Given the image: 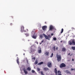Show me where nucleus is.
Instances as JSON below:
<instances>
[{"mask_svg":"<svg viewBox=\"0 0 75 75\" xmlns=\"http://www.w3.org/2000/svg\"><path fill=\"white\" fill-rule=\"evenodd\" d=\"M35 51V46L34 45L30 47V52H34Z\"/></svg>","mask_w":75,"mask_h":75,"instance_id":"nucleus-1","label":"nucleus"},{"mask_svg":"<svg viewBox=\"0 0 75 75\" xmlns=\"http://www.w3.org/2000/svg\"><path fill=\"white\" fill-rule=\"evenodd\" d=\"M56 57L57 58V60L58 62H59V61H61V59H62V57H61V54L59 55L58 54H57Z\"/></svg>","mask_w":75,"mask_h":75,"instance_id":"nucleus-2","label":"nucleus"},{"mask_svg":"<svg viewBox=\"0 0 75 75\" xmlns=\"http://www.w3.org/2000/svg\"><path fill=\"white\" fill-rule=\"evenodd\" d=\"M68 43L70 45H75V40L73 39L71 42V41H69Z\"/></svg>","mask_w":75,"mask_h":75,"instance_id":"nucleus-3","label":"nucleus"},{"mask_svg":"<svg viewBox=\"0 0 75 75\" xmlns=\"http://www.w3.org/2000/svg\"><path fill=\"white\" fill-rule=\"evenodd\" d=\"M43 35H44L45 38H46V40H50V39L49 38L48 36L44 33L43 34Z\"/></svg>","mask_w":75,"mask_h":75,"instance_id":"nucleus-4","label":"nucleus"},{"mask_svg":"<svg viewBox=\"0 0 75 75\" xmlns=\"http://www.w3.org/2000/svg\"><path fill=\"white\" fill-rule=\"evenodd\" d=\"M47 65L49 68H51L52 67V64L51 62H48L47 64Z\"/></svg>","mask_w":75,"mask_h":75,"instance_id":"nucleus-5","label":"nucleus"},{"mask_svg":"<svg viewBox=\"0 0 75 75\" xmlns=\"http://www.w3.org/2000/svg\"><path fill=\"white\" fill-rule=\"evenodd\" d=\"M66 67V65L64 63L61 64L60 66V68H63L64 67Z\"/></svg>","mask_w":75,"mask_h":75,"instance_id":"nucleus-6","label":"nucleus"},{"mask_svg":"<svg viewBox=\"0 0 75 75\" xmlns=\"http://www.w3.org/2000/svg\"><path fill=\"white\" fill-rule=\"evenodd\" d=\"M21 31L22 33H23V31H24V32H26V31L25 30H24V26H21Z\"/></svg>","mask_w":75,"mask_h":75,"instance_id":"nucleus-7","label":"nucleus"},{"mask_svg":"<svg viewBox=\"0 0 75 75\" xmlns=\"http://www.w3.org/2000/svg\"><path fill=\"white\" fill-rule=\"evenodd\" d=\"M23 71L25 74H27V73H28V72H27V71L26 70V69H25V68H24L23 69Z\"/></svg>","mask_w":75,"mask_h":75,"instance_id":"nucleus-8","label":"nucleus"},{"mask_svg":"<svg viewBox=\"0 0 75 75\" xmlns=\"http://www.w3.org/2000/svg\"><path fill=\"white\" fill-rule=\"evenodd\" d=\"M47 28V26H44L42 27V29L43 31H45L46 30V28Z\"/></svg>","mask_w":75,"mask_h":75,"instance_id":"nucleus-9","label":"nucleus"},{"mask_svg":"<svg viewBox=\"0 0 75 75\" xmlns=\"http://www.w3.org/2000/svg\"><path fill=\"white\" fill-rule=\"evenodd\" d=\"M54 29V27L52 25H50V28L49 30L52 31Z\"/></svg>","mask_w":75,"mask_h":75,"instance_id":"nucleus-10","label":"nucleus"},{"mask_svg":"<svg viewBox=\"0 0 75 75\" xmlns=\"http://www.w3.org/2000/svg\"><path fill=\"white\" fill-rule=\"evenodd\" d=\"M38 49H40V50H38V53H41L42 50H41V49L40 47H38Z\"/></svg>","mask_w":75,"mask_h":75,"instance_id":"nucleus-11","label":"nucleus"},{"mask_svg":"<svg viewBox=\"0 0 75 75\" xmlns=\"http://www.w3.org/2000/svg\"><path fill=\"white\" fill-rule=\"evenodd\" d=\"M65 72H66L67 74H71V73H70V72L68 70H67L65 71Z\"/></svg>","mask_w":75,"mask_h":75,"instance_id":"nucleus-12","label":"nucleus"},{"mask_svg":"<svg viewBox=\"0 0 75 75\" xmlns=\"http://www.w3.org/2000/svg\"><path fill=\"white\" fill-rule=\"evenodd\" d=\"M44 69L45 71H48V70H49V69L48 68L45 67L44 68Z\"/></svg>","mask_w":75,"mask_h":75,"instance_id":"nucleus-13","label":"nucleus"},{"mask_svg":"<svg viewBox=\"0 0 75 75\" xmlns=\"http://www.w3.org/2000/svg\"><path fill=\"white\" fill-rule=\"evenodd\" d=\"M49 54L50 53L49 52H46L45 53V55H46L47 56H48V55H49Z\"/></svg>","mask_w":75,"mask_h":75,"instance_id":"nucleus-14","label":"nucleus"},{"mask_svg":"<svg viewBox=\"0 0 75 75\" xmlns=\"http://www.w3.org/2000/svg\"><path fill=\"white\" fill-rule=\"evenodd\" d=\"M54 71L56 74V75H57V68H55L54 69Z\"/></svg>","mask_w":75,"mask_h":75,"instance_id":"nucleus-15","label":"nucleus"},{"mask_svg":"<svg viewBox=\"0 0 75 75\" xmlns=\"http://www.w3.org/2000/svg\"><path fill=\"white\" fill-rule=\"evenodd\" d=\"M32 38L34 39H36L37 38V36L33 35L32 36Z\"/></svg>","mask_w":75,"mask_h":75,"instance_id":"nucleus-16","label":"nucleus"},{"mask_svg":"<svg viewBox=\"0 0 75 75\" xmlns=\"http://www.w3.org/2000/svg\"><path fill=\"white\" fill-rule=\"evenodd\" d=\"M66 51V49L65 47H63L62 48V51L65 52Z\"/></svg>","mask_w":75,"mask_h":75,"instance_id":"nucleus-17","label":"nucleus"},{"mask_svg":"<svg viewBox=\"0 0 75 75\" xmlns=\"http://www.w3.org/2000/svg\"><path fill=\"white\" fill-rule=\"evenodd\" d=\"M37 64H38V60L36 59L34 63V64L35 65H36Z\"/></svg>","mask_w":75,"mask_h":75,"instance_id":"nucleus-18","label":"nucleus"},{"mask_svg":"<svg viewBox=\"0 0 75 75\" xmlns=\"http://www.w3.org/2000/svg\"><path fill=\"white\" fill-rule=\"evenodd\" d=\"M31 69L30 67H28L27 68V71H31Z\"/></svg>","mask_w":75,"mask_h":75,"instance_id":"nucleus-19","label":"nucleus"},{"mask_svg":"<svg viewBox=\"0 0 75 75\" xmlns=\"http://www.w3.org/2000/svg\"><path fill=\"white\" fill-rule=\"evenodd\" d=\"M71 49H72L73 50H75V46L71 47Z\"/></svg>","mask_w":75,"mask_h":75,"instance_id":"nucleus-20","label":"nucleus"},{"mask_svg":"<svg viewBox=\"0 0 75 75\" xmlns=\"http://www.w3.org/2000/svg\"><path fill=\"white\" fill-rule=\"evenodd\" d=\"M43 62H41L39 63H38V65H41L42 64H43Z\"/></svg>","mask_w":75,"mask_h":75,"instance_id":"nucleus-21","label":"nucleus"},{"mask_svg":"<svg viewBox=\"0 0 75 75\" xmlns=\"http://www.w3.org/2000/svg\"><path fill=\"white\" fill-rule=\"evenodd\" d=\"M24 34L26 35V37H28V36H29V34L28 33H25Z\"/></svg>","mask_w":75,"mask_h":75,"instance_id":"nucleus-22","label":"nucleus"},{"mask_svg":"<svg viewBox=\"0 0 75 75\" xmlns=\"http://www.w3.org/2000/svg\"><path fill=\"white\" fill-rule=\"evenodd\" d=\"M17 62L18 64H19V59H18L17 60Z\"/></svg>","mask_w":75,"mask_h":75,"instance_id":"nucleus-23","label":"nucleus"},{"mask_svg":"<svg viewBox=\"0 0 75 75\" xmlns=\"http://www.w3.org/2000/svg\"><path fill=\"white\" fill-rule=\"evenodd\" d=\"M63 32H64V29L63 28H62V30L61 33V34H62V33H63Z\"/></svg>","mask_w":75,"mask_h":75,"instance_id":"nucleus-24","label":"nucleus"},{"mask_svg":"<svg viewBox=\"0 0 75 75\" xmlns=\"http://www.w3.org/2000/svg\"><path fill=\"white\" fill-rule=\"evenodd\" d=\"M53 55H54V54H53V53H52L50 56V58H52V57H53Z\"/></svg>","mask_w":75,"mask_h":75,"instance_id":"nucleus-25","label":"nucleus"},{"mask_svg":"<svg viewBox=\"0 0 75 75\" xmlns=\"http://www.w3.org/2000/svg\"><path fill=\"white\" fill-rule=\"evenodd\" d=\"M40 38H42V37H43V36H42V35H40Z\"/></svg>","mask_w":75,"mask_h":75,"instance_id":"nucleus-26","label":"nucleus"},{"mask_svg":"<svg viewBox=\"0 0 75 75\" xmlns=\"http://www.w3.org/2000/svg\"><path fill=\"white\" fill-rule=\"evenodd\" d=\"M53 40H54V41H56V40H57V38H53Z\"/></svg>","mask_w":75,"mask_h":75,"instance_id":"nucleus-27","label":"nucleus"},{"mask_svg":"<svg viewBox=\"0 0 75 75\" xmlns=\"http://www.w3.org/2000/svg\"><path fill=\"white\" fill-rule=\"evenodd\" d=\"M53 49H54V51H55V46H54L53 47Z\"/></svg>","mask_w":75,"mask_h":75,"instance_id":"nucleus-28","label":"nucleus"},{"mask_svg":"<svg viewBox=\"0 0 75 75\" xmlns=\"http://www.w3.org/2000/svg\"><path fill=\"white\" fill-rule=\"evenodd\" d=\"M41 73L42 75H44V74H43V71H41Z\"/></svg>","mask_w":75,"mask_h":75,"instance_id":"nucleus-29","label":"nucleus"},{"mask_svg":"<svg viewBox=\"0 0 75 75\" xmlns=\"http://www.w3.org/2000/svg\"><path fill=\"white\" fill-rule=\"evenodd\" d=\"M57 73H60V74H61V71H60L59 70L57 71Z\"/></svg>","mask_w":75,"mask_h":75,"instance_id":"nucleus-30","label":"nucleus"},{"mask_svg":"<svg viewBox=\"0 0 75 75\" xmlns=\"http://www.w3.org/2000/svg\"><path fill=\"white\" fill-rule=\"evenodd\" d=\"M32 73H34L35 72V71L34 70H32Z\"/></svg>","mask_w":75,"mask_h":75,"instance_id":"nucleus-31","label":"nucleus"},{"mask_svg":"<svg viewBox=\"0 0 75 75\" xmlns=\"http://www.w3.org/2000/svg\"><path fill=\"white\" fill-rule=\"evenodd\" d=\"M32 59H34V60H35V57H33V58H32Z\"/></svg>","mask_w":75,"mask_h":75,"instance_id":"nucleus-32","label":"nucleus"},{"mask_svg":"<svg viewBox=\"0 0 75 75\" xmlns=\"http://www.w3.org/2000/svg\"><path fill=\"white\" fill-rule=\"evenodd\" d=\"M48 37L49 38H51V35H48Z\"/></svg>","mask_w":75,"mask_h":75,"instance_id":"nucleus-33","label":"nucleus"},{"mask_svg":"<svg viewBox=\"0 0 75 75\" xmlns=\"http://www.w3.org/2000/svg\"><path fill=\"white\" fill-rule=\"evenodd\" d=\"M37 70L38 71H40V68H38Z\"/></svg>","mask_w":75,"mask_h":75,"instance_id":"nucleus-34","label":"nucleus"},{"mask_svg":"<svg viewBox=\"0 0 75 75\" xmlns=\"http://www.w3.org/2000/svg\"><path fill=\"white\" fill-rule=\"evenodd\" d=\"M71 71H73V70H74V71H75V69L71 68Z\"/></svg>","mask_w":75,"mask_h":75,"instance_id":"nucleus-35","label":"nucleus"},{"mask_svg":"<svg viewBox=\"0 0 75 75\" xmlns=\"http://www.w3.org/2000/svg\"><path fill=\"white\" fill-rule=\"evenodd\" d=\"M44 42V40H42L41 41L42 43Z\"/></svg>","mask_w":75,"mask_h":75,"instance_id":"nucleus-36","label":"nucleus"},{"mask_svg":"<svg viewBox=\"0 0 75 75\" xmlns=\"http://www.w3.org/2000/svg\"><path fill=\"white\" fill-rule=\"evenodd\" d=\"M26 62H27L28 64V60H27Z\"/></svg>","mask_w":75,"mask_h":75,"instance_id":"nucleus-37","label":"nucleus"},{"mask_svg":"<svg viewBox=\"0 0 75 75\" xmlns=\"http://www.w3.org/2000/svg\"><path fill=\"white\" fill-rule=\"evenodd\" d=\"M58 75H62V74L61 73L58 74Z\"/></svg>","mask_w":75,"mask_h":75,"instance_id":"nucleus-38","label":"nucleus"},{"mask_svg":"<svg viewBox=\"0 0 75 75\" xmlns=\"http://www.w3.org/2000/svg\"><path fill=\"white\" fill-rule=\"evenodd\" d=\"M31 33H32V34H33V33H34V31H32Z\"/></svg>","mask_w":75,"mask_h":75,"instance_id":"nucleus-39","label":"nucleus"},{"mask_svg":"<svg viewBox=\"0 0 75 75\" xmlns=\"http://www.w3.org/2000/svg\"><path fill=\"white\" fill-rule=\"evenodd\" d=\"M54 35L53 33H52L51 34V35H52H52Z\"/></svg>","mask_w":75,"mask_h":75,"instance_id":"nucleus-40","label":"nucleus"},{"mask_svg":"<svg viewBox=\"0 0 75 75\" xmlns=\"http://www.w3.org/2000/svg\"><path fill=\"white\" fill-rule=\"evenodd\" d=\"M58 47H57L56 48V50H58Z\"/></svg>","mask_w":75,"mask_h":75,"instance_id":"nucleus-41","label":"nucleus"},{"mask_svg":"<svg viewBox=\"0 0 75 75\" xmlns=\"http://www.w3.org/2000/svg\"><path fill=\"white\" fill-rule=\"evenodd\" d=\"M72 61H74V59H72Z\"/></svg>","mask_w":75,"mask_h":75,"instance_id":"nucleus-42","label":"nucleus"},{"mask_svg":"<svg viewBox=\"0 0 75 75\" xmlns=\"http://www.w3.org/2000/svg\"><path fill=\"white\" fill-rule=\"evenodd\" d=\"M12 24H13V23H11L10 24L11 25H12Z\"/></svg>","mask_w":75,"mask_h":75,"instance_id":"nucleus-43","label":"nucleus"},{"mask_svg":"<svg viewBox=\"0 0 75 75\" xmlns=\"http://www.w3.org/2000/svg\"><path fill=\"white\" fill-rule=\"evenodd\" d=\"M70 55V53H69L68 54V55Z\"/></svg>","mask_w":75,"mask_h":75,"instance_id":"nucleus-44","label":"nucleus"},{"mask_svg":"<svg viewBox=\"0 0 75 75\" xmlns=\"http://www.w3.org/2000/svg\"><path fill=\"white\" fill-rule=\"evenodd\" d=\"M62 42V41H60V42Z\"/></svg>","mask_w":75,"mask_h":75,"instance_id":"nucleus-45","label":"nucleus"},{"mask_svg":"<svg viewBox=\"0 0 75 75\" xmlns=\"http://www.w3.org/2000/svg\"><path fill=\"white\" fill-rule=\"evenodd\" d=\"M45 24H46L47 23V22H45Z\"/></svg>","mask_w":75,"mask_h":75,"instance_id":"nucleus-46","label":"nucleus"},{"mask_svg":"<svg viewBox=\"0 0 75 75\" xmlns=\"http://www.w3.org/2000/svg\"><path fill=\"white\" fill-rule=\"evenodd\" d=\"M23 55H25V53L23 54Z\"/></svg>","mask_w":75,"mask_h":75,"instance_id":"nucleus-47","label":"nucleus"},{"mask_svg":"<svg viewBox=\"0 0 75 75\" xmlns=\"http://www.w3.org/2000/svg\"><path fill=\"white\" fill-rule=\"evenodd\" d=\"M11 17H12V18H13V16H11Z\"/></svg>","mask_w":75,"mask_h":75,"instance_id":"nucleus-48","label":"nucleus"},{"mask_svg":"<svg viewBox=\"0 0 75 75\" xmlns=\"http://www.w3.org/2000/svg\"><path fill=\"white\" fill-rule=\"evenodd\" d=\"M42 44V43H40V44Z\"/></svg>","mask_w":75,"mask_h":75,"instance_id":"nucleus-49","label":"nucleus"},{"mask_svg":"<svg viewBox=\"0 0 75 75\" xmlns=\"http://www.w3.org/2000/svg\"><path fill=\"white\" fill-rule=\"evenodd\" d=\"M18 56V54H16V56Z\"/></svg>","mask_w":75,"mask_h":75,"instance_id":"nucleus-50","label":"nucleus"},{"mask_svg":"<svg viewBox=\"0 0 75 75\" xmlns=\"http://www.w3.org/2000/svg\"><path fill=\"white\" fill-rule=\"evenodd\" d=\"M37 44H38V42H37Z\"/></svg>","mask_w":75,"mask_h":75,"instance_id":"nucleus-51","label":"nucleus"}]
</instances>
